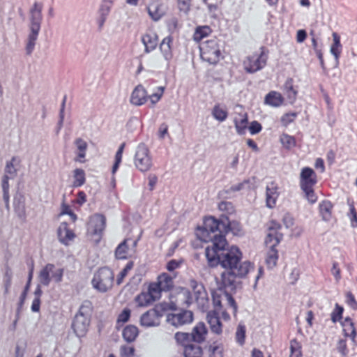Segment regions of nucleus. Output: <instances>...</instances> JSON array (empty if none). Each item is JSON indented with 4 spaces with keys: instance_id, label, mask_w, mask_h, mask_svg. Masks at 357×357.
Returning <instances> with one entry per match:
<instances>
[{
    "instance_id": "f257e3e1",
    "label": "nucleus",
    "mask_w": 357,
    "mask_h": 357,
    "mask_svg": "<svg viewBox=\"0 0 357 357\" xmlns=\"http://www.w3.org/2000/svg\"><path fill=\"white\" fill-rule=\"evenodd\" d=\"M41 10V6L36 3L33 4L31 10L30 33L28 36V42L26 47L27 54H31L33 52L38 38L40 29Z\"/></svg>"
},
{
    "instance_id": "f03ea898",
    "label": "nucleus",
    "mask_w": 357,
    "mask_h": 357,
    "mask_svg": "<svg viewBox=\"0 0 357 357\" xmlns=\"http://www.w3.org/2000/svg\"><path fill=\"white\" fill-rule=\"evenodd\" d=\"M253 268L250 262L245 261L242 263L238 270H225L222 273L220 282L223 287L234 289L236 288L238 278H245Z\"/></svg>"
},
{
    "instance_id": "7ed1b4c3",
    "label": "nucleus",
    "mask_w": 357,
    "mask_h": 357,
    "mask_svg": "<svg viewBox=\"0 0 357 357\" xmlns=\"http://www.w3.org/2000/svg\"><path fill=\"white\" fill-rule=\"evenodd\" d=\"M114 273L107 268L98 270L91 280L93 288L98 292L104 294L109 291L113 287Z\"/></svg>"
},
{
    "instance_id": "20e7f679",
    "label": "nucleus",
    "mask_w": 357,
    "mask_h": 357,
    "mask_svg": "<svg viewBox=\"0 0 357 357\" xmlns=\"http://www.w3.org/2000/svg\"><path fill=\"white\" fill-rule=\"evenodd\" d=\"M221 224H223L222 220H218L213 216L205 218L203 225L197 227L195 236L202 242H211L215 236L213 234L220 230Z\"/></svg>"
},
{
    "instance_id": "39448f33",
    "label": "nucleus",
    "mask_w": 357,
    "mask_h": 357,
    "mask_svg": "<svg viewBox=\"0 0 357 357\" xmlns=\"http://www.w3.org/2000/svg\"><path fill=\"white\" fill-rule=\"evenodd\" d=\"M200 56L203 61L216 64L222 56V51L216 39L206 40L199 46Z\"/></svg>"
},
{
    "instance_id": "423d86ee",
    "label": "nucleus",
    "mask_w": 357,
    "mask_h": 357,
    "mask_svg": "<svg viewBox=\"0 0 357 357\" xmlns=\"http://www.w3.org/2000/svg\"><path fill=\"white\" fill-rule=\"evenodd\" d=\"M242 257L243 253L238 247L232 245L222 257L219 256L217 266L220 264L225 270H238L243 263Z\"/></svg>"
},
{
    "instance_id": "0eeeda50",
    "label": "nucleus",
    "mask_w": 357,
    "mask_h": 357,
    "mask_svg": "<svg viewBox=\"0 0 357 357\" xmlns=\"http://www.w3.org/2000/svg\"><path fill=\"white\" fill-rule=\"evenodd\" d=\"M212 245L205 249V255L210 266H217L219 261V252L224 251L227 245V241L225 235H215L213 237Z\"/></svg>"
},
{
    "instance_id": "6e6552de",
    "label": "nucleus",
    "mask_w": 357,
    "mask_h": 357,
    "mask_svg": "<svg viewBox=\"0 0 357 357\" xmlns=\"http://www.w3.org/2000/svg\"><path fill=\"white\" fill-rule=\"evenodd\" d=\"M134 165L135 168L142 173L147 172L151 169L152 158L149 148L144 144L137 146L134 156Z\"/></svg>"
},
{
    "instance_id": "1a4fd4ad",
    "label": "nucleus",
    "mask_w": 357,
    "mask_h": 357,
    "mask_svg": "<svg viewBox=\"0 0 357 357\" xmlns=\"http://www.w3.org/2000/svg\"><path fill=\"white\" fill-rule=\"evenodd\" d=\"M172 41V38L167 36L163 38L159 45L158 63L165 68H169L173 58Z\"/></svg>"
},
{
    "instance_id": "9d476101",
    "label": "nucleus",
    "mask_w": 357,
    "mask_h": 357,
    "mask_svg": "<svg viewBox=\"0 0 357 357\" xmlns=\"http://www.w3.org/2000/svg\"><path fill=\"white\" fill-rule=\"evenodd\" d=\"M162 317V308L160 306H155L142 314L139 324L144 328L157 327L160 324V318Z\"/></svg>"
},
{
    "instance_id": "9b49d317",
    "label": "nucleus",
    "mask_w": 357,
    "mask_h": 357,
    "mask_svg": "<svg viewBox=\"0 0 357 357\" xmlns=\"http://www.w3.org/2000/svg\"><path fill=\"white\" fill-rule=\"evenodd\" d=\"M89 326V317L85 310L84 306H82L75 315L73 322V329L78 337H83L86 335Z\"/></svg>"
},
{
    "instance_id": "f8f14e48",
    "label": "nucleus",
    "mask_w": 357,
    "mask_h": 357,
    "mask_svg": "<svg viewBox=\"0 0 357 357\" xmlns=\"http://www.w3.org/2000/svg\"><path fill=\"white\" fill-rule=\"evenodd\" d=\"M63 274V270L62 268H56L54 264H47L40 272V282L45 286L50 284L51 278L56 282H60L62 280Z\"/></svg>"
},
{
    "instance_id": "ddd939ff",
    "label": "nucleus",
    "mask_w": 357,
    "mask_h": 357,
    "mask_svg": "<svg viewBox=\"0 0 357 357\" xmlns=\"http://www.w3.org/2000/svg\"><path fill=\"white\" fill-rule=\"evenodd\" d=\"M105 227V218L102 215H96L91 218L88 225V234L96 243H98Z\"/></svg>"
},
{
    "instance_id": "4468645a",
    "label": "nucleus",
    "mask_w": 357,
    "mask_h": 357,
    "mask_svg": "<svg viewBox=\"0 0 357 357\" xmlns=\"http://www.w3.org/2000/svg\"><path fill=\"white\" fill-rule=\"evenodd\" d=\"M264 52L254 53L248 56L243 61V67L248 73H254L261 70L266 64Z\"/></svg>"
},
{
    "instance_id": "2eb2a0df",
    "label": "nucleus",
    "mask_w": 357,
    "mask_h": 357,
    "mask_svg": "<svg viewBox=\"0 0 357 357\" xmlns=\"http://www.w3.org/2000/svg\"><path fill=\"white\" fill-rule=\"evenodd\" d=\"M193 314L191 311L183 310L178 313H172L167 316V321L175 327H180L191 323Z\"/></svg>"
},
{
    "instance_id": "dca6fc26",
    "label": "nucleus",
    "mask_w": 357,
    "mask_h": 357,
    "mask_svg": "<svg viewBox=\"0 0 357 357\" xmlns=\"http://www.w3.org/2000/svg\"><path fill=\"white\" fill-rule=\"evenodd\" d=\"M59 241L64 245H69L75 238V233L68 228L66 222H62L57 229Z\"/></svg>"
},
{
    "instance_id": "f3484780",
    "label": "nucleus",
    "mask_w": 357,
    "mask_h": 357,
    "mask_svg": "<svg viewBox=\"0 0 357 357\" xmlns=\"http://www.w3.org/2000/svg\"><path fill=\"white\" fill-rule=\"evenodd\" d=\"M317 183V176L314 171L310 167H304L300 174L301 188L314 186Z\"/></svg>"
},
{
    "instance_id": "a211bd4d",
    "label": "nucleus",
    "mask_w": 357,
    "mask_h": 357,
    "mask_svg": "<svg viewBox=\"0 0 357 357\" xmlns=\"http://www.w3.org/2000/svg\"><path fill=\"white\" fill-rule=\"evenodd\" d=\"M142 42L144 46V52L149 53L154 50L158 44V35L154 32H147L142 36Z\"/></svg>"
},
{
    "instance_id": "6ab92c4d",
    "label": "nucleus",
    "mask_w": 357,
    "mask_h": 357,
    "mask_svg": "<svg viewBox=\"0 0 357 357\" xmlns=\"http://www.w3.org/2000/svg\"><path fill=\"white\" fill-rule=\"evenodd\" d=\"M207 333L208 330L204 323L199 322L193 327L190 335L192 341L202 343L205 340Z\"/></svg>"
},
{
    "instance_id": "aec40b11",
    "label": "nucleus",
    "mask_w": 357,
    "mask_h": 357,
    "mask_svg": "<svg viewBox=\"0 0 357 357\" xmlns=\"http://www.w3.org/2000/svg\"><path fill=\"white\" fill-rule=\"evenodd\" d=\"M226 224L223 222L224 229L222 231L225 234L231 232L234 236H241L243 235V229L239 222L237 220H229L227 217L225 218Z\"/></svg>"
},
{
    "instance_id": "412c9836",
    "label": "nucleus",
    "mask_w": 357,
    "mask_h": 357,
    "mask_svg": "<svg viewBox=\"0 0 357 357\" xmlns=\"http://www.w3.org/2000/svg\"><path fill=\"white\" fill-rule=\"evenodd\" d=\"M148 13L153 21H158L164 15L162 4L158 1H153L147 7Z\"/></svg>"
},
{
    "instance_id": "4be33fe9",
    "label": "nucleus",
    "mask_w": 357,
    "mask_h": 357,
    "mask_svg": "<svg viewBox=\"0 0 357 357\" xmlns=\"http://www.w3.org/2000/svg\"><path fill=\"white\" fill-rule=\"evenodd\" d=\"M147 100L146 91L141 86L138 85L134 89L131 96V102L135 105H142Z\"/></svg>"
},
{
    "instance_id": "5701e85b",
    "label": "nucleus",
    "mask_w": 357,
    "mask_h": 357,
    "mask_svg": "<svg viewBox=\"0 0 357 357\" xmlns=\"http://www.w3.org/2000/svg\"><path fill=\"white\" fill-rule=\"evenodd\" d=\"M284 98L279 92L272 91L264 98V103L273 107H278L283 104Z\"/></svg>"
},
{
    "instance_id": "b1692460",
    "label": "nucleus",
    "mask_w": 357,
    "mask_h": 357,
    "mask_svg": "<svg viewBox=\"0 0 357 357\" xmlns=\"http://www.w3.org/2000/svg\"><path fill=\"white\" fill-rule=\"evenodd\" d=\"M207 321L210 325L211 330L217 334L222 333V324L215 311L210 312L207 314Z\"/></svg>"
},
{
    "instance_id": "393cba45",
    "label": "nucleus",
    "mask_w": 357,
    "mask_h": 357,
    "mask_svg": "<svg viewBox=\"0 0 357 357\" xmlns=\"http://www.w3.org/2000/svg\"><path fill=\"white\" fill-rule=\"evenodd\" d=\"M14 210L20 218H24L26 215L25 211V198L21 194H17L14 197L13 202Z\"/></svg>"
},
{
    "instance_id": "a878e982",
    "label": "nucleus",
    "mask_w": 357,
    "mask_h": 357,
    "mask_svg": "<svg viewBox=\"0 0 357 357\" xmlns=\"http://www.w3.org/2000/svg\"><path fill=\"white\" fill-rule=\"evenodd\" d=\"M236 131L238 134H244L248 128V118L245 113L238 114L234 119Z\"/></svg>"
},
{
    "instance_id": "bb28decb",
    "label": "nucleus",
    "mask_w": 357,
    "mask_h": 357,
    "mask_svg": "<svg viewBox=\"0 0 357 357\" xmlns=\"http://www.w3.org/2000/svg\"><path fill=\"white\" fill-rule=\"evenodd\" d=\"M156 282L164 291H169L174 287L173 278L166 273L159 275Z\"/></svg>"
},
{
    "instance_id": "cd10ccee",
    "label": "nucleus",
    "mask_w": 357,
    "mask_h": 357,
    "mask_svg": "<svg viewBox=\"0 0 357 357\" xmlns=\"http://www.w3.org/2000/svg\"><path fill=\"white\" fill-rule=\"evenodd\" d=\"M135 301L139 307H148L155 302L147 291H142L136 296Z\"/></svg>"
},
{
    "instance_id": "c85d7f7f",
    "label": "nucleus",
    "mask_w": 357,
    "mask_h": 357,
    "mask_svg": "<svg viewBox=\"0 0 357 357\" xmlns=\"http://www.w3.org/2000/svg\"><path fill=\"white\" fill-rule=\"evenodd\" d=\"M333 205L331 202L324 200L319 204V211L321 215L322 220L328 222L332 217Z\"/></svg>"
},
{
    "instance_id": "c756f323",
    "label": "nucleus",
    "mask_w": 357,
    "mask_h": 357,
    "mask_svg": "<svg viewBox=\"0 0 357 357\" xmlns=\"http://www.w3.org/2000/svg\"><path fill=\"white\" fill-rule=\"evenodd\" d=\"M282 238V235L280 232L268 231L265 243L269 248L273 249L279 244Z\"/></svg>"
},
{
    "instance_id": "7c9ffc66",
    "label": "nucleus",
    "mask_w": 357,
    "mask_h": 357,
    "mask_svg": "<svg viewBox=\"0 0 357 357\" xmlns=\"http://www.w3.org/2000/svg\"><path fill=\"white\" fill-rule=\"evenodd\" d=\"M174 340L176 344L178 346L183 347V349L185 347H188L190 345V342L192 340L190 334L184 332H177L174 335Z\"/></svg>"
},
{
    "instance_id": "2f4dec72",
    "label": "nucleus",
    "mask_w": 357,
    "mask_h": 357,
    "mask_svg": "<svg viewBox=\"0 0 357 357\" xmlns=\"http://www.w3.org/2000/svg\"><path fill=\"white\" fill-rule=\"evenodd\" d=\"M344 334L346 337H351L354 341L356 336V330L354 323L349 318H346L342 323Z\"/></svg>"
},
{
    "instance_id": "473e14b6",
    "label": "nucleus",
    "mask_w": 357,
    "mask_h": 357,
    "mask_svg": "<svg viewBox=\"0 0 357 357\" xmlns=\"http://www.w3.org/2000/svg\"><path fill=\"white\" fill-rule=\"evenodd\" d=\"M138 328L132 325L127 326L123 331V337L128 342H133L138 335Z\"/></svg>"
},
{
    "instance_id": "72a5a7b5",
    "label": "nucleus",
    "mask_w": 357,
    "mask_h": 357,
    "mask_svg": "<svg viewBox=\"0 0 357 357\" xmlns=\"http://www.w3.org/2000/svg\"><path fill=\"white\" fill-rule=\"evenodd\" d=\"M75 144L79 151L77 157L75 158V161L82 163L84 162V158L85 157L87 144L86 142L79 138L75 140Z\"/></svg>"
},
{
    "instance_id": "f704fd0d",
    "label": "nucleus",
    "mask_w": 357,
    "mask_h": 357,
    "mask_svg": "<svg viewBox=\"0 0 357 357\" xmlns=\"http://www.w3.org/2000/svg\"><path fill=\"white\" fill-rule=\"evenodd\" d=\"M278 196V193L276 188H266V206L268 208H271L275 206Z\"/></svg>"
},
{
    "instance_id": "c9c22d12",
    "label": "nucleus",
    "mask_w": 357,
    "mask_h": 357,
    "mask_svg": "<svg viewBox=\"0 0 357 357\" xmlns=\"http://www.w3.org/2000/svg\"><path fill=\"white\" fill-rule=\"evenodd\" d=\"M183 354L185 357H202V349L199 346L190 344L183 349Z\"/></svg>"
},
{
    "instance_id": "e433bc0d",
    "label": "nucleus",
    "mask_w": 357,
    "mask_h": 357,
    "mask_svg": "<svg viewBox=\"0 0 357 357\" xmlns=\"http://www.w3.org/2000/svg\"><path fill=\"white\" fill-rule=\"evenodd\" d=\"M347 204L349 209L347 217L350 220L351 226L353 228H356L357 227V213L355 209L354 203L353 201L347 199Z\"/></svg>"
},
{
    "instance_id": "4c0bfd02",
    "label": "nucleus",
    "mask_w": 357,
    "mask_h": 357,
    "mask_svg": "<svg viewBox=\"0 0 357 357\" xmlns=\"http://www.w3.org/2000/svg\"><path fill=\"white\" fill-rule=\"evenodd\" d=\"M162 291H164L159 286L157 282L149 284L147 289V292L154 299L155 301L160 298Z\"/></svg>"
},
{
    "instance_id": "58836bf2",
    "label": "nucleus",
    "mask_w": 357,
    "mask_h": 357,
    "mask_svg": "<svg viewBox=\"0 0 357 357\" xmlns=\"http://www.w3.org/2000/svg\"><path fill=\"white\" fill-rule=\"evenodd\" d=\"M211 32V29L208 26H199L195 29L193 39L197 42H199L204 38L208 36Z\"/></svg>"
},
{
    "instance_id": "ea45409f",
    "label": "nucleus",
    "mask_w": 357,
    "mask_h": 357,
    "mask_svg": "<svg viewBox=\"0 0 357 357\" xmlns=\"http://www.w3.org/2000/svg\"><path fill=\"white\" fill-rule=\"evenodd\" d=\"M73 186L79 187L85 183V173L82 169H75L73 172Z\"/></svg>"
},
{
    "instance_id": "a19ab883",
    "label": "nucleus",
    "mask_w": 357,
    "mask_h": 357,
    "mask_svg": "<svg viewBox=\"0 0 357 357\" xmlns=\"http://www.w3.org/2000/svg\"><path fill=\"white\" fill-rule=\"evenodd\" d=\"M333 44L331 47V52L334 56L336 61L339 59L340 55V47L341 46L340 45V40L338 35L336 33H333Z\"/></svg>"
},
{
    "instance_id": "79ce46f5",
    "label": "nucleus",
    "mask_w": 357,
    "mask_h": 357,
    "mask_svg": "<svg viewBox=\"0 0 357 357\" xmlns=\"http://www.w3.org/2000/svg\"><path fill=\"white\" fill-rule=\"evenodd\" d=\"M280 143L286 149H290L296 146V140L292 136L283 134L280 137Z\"/></svg>"
},
{
    "instance_id": "37998d69",
    "label": "nucleus",
    "mask_w": 357,
    "mask_h": 357,
    "mask_svg": "<svg viewBox=\"0 0 357 357\" xmlns=\"http://www.w3.org/2000/svg\"><path fill=\"white\" fill-rule=\"evenodd\" d=\"M213 115L216 120L223 121L227 116V112L225 108L220 105H216L213 108Z\"/></svg>"
},
{
    "instance_id": "c03bdc74",
    "label": "nucleus",
    "mask_w": 357,
    "mask_h": 357,
    "mask_svg": "<svg viewBox=\"0 0 357 357\" xmlns=\"http://www.w3.org/2000/svg\"><path fill=\"white\" fill-rule=\"evenodd\" d=\"M301 345L296 340L291 341L290 344V356L289 357H301Z\"/></svg>"
},
{
    "instance_id": "a18cd8bd",
    "label": "nucleus",
    "mask_w": 357,
    "mask_h": 357,
    "mask_svg": "<svg viewBox=\"0 0 357 357\" xmlns=\"http://www.w3.org/2000/svg\"><path fill=\"white\" fill-rule=\"evenodd\" d=\"M312 187L313 186L301 188L305 194V199L311 204H314L317 200V197Z\"/></svg>"
},
{
    "instance_id": "49530a36",
    "label": "nucleus",
    "mask_w": 357,
    "mask_h": 357,
    "mask_svg": "<svg viewBox=\"0 0 357 357\" xmlns=\"http://www.w3.org/2000/svg\"><path fill=\"white\" fill-rule=\"evenodd\" d=\"M195 296L198 305L204 306L208 303L206 294L202 288L195 292Z\"/></svg>"
},
{
    "instance_id": "de8ad7c7",
    "label": "nucleus",
    "mask_w": 357,
    "mask_h": 357,
    "mask_svg": "<svg viewBox=\"0 0 357 357\" xmlns=\"http://www.w3.org/2000/svg\"><path fill=\"white\" fill-rule=\"evenodd\" d=\"M115 254H116V257L118 259H123L127 258V257H128V246L126 245V241H123L117 247Z\"/></svg>"
},
{
    "instance_id": "09e8293b",
    "label": "nucleus",
    "mask_w": 357,
    "mask_h": 357,
    "mask_svg": "<svg viewBox=\"0 0 357 357\" xmlns=\"http://www.w3.org/2000/svg\"><path fill=\"white\" fill-rule=\"evenodd\" d=\"M178 300L180 302L190 304L192 302L190 291L184 288H182L178 292Z\"/></svg>"
},
{
    "instance_id": "8fccbe9b",
    "label": "nucleus",
    "mask_w": 357,
    "mask_h": 357,
    "mask_svg": "<svg viewBox=\"0 0 357 357\" xmlns=\"http://www.w3.org/2000/svg\"><path fill=\"white\" fill-rule=\"evenodd\" d=\"M124 147H125V144H122L119 146V150L117 151V152L116 153L115 162H114V164L112 167V172L113 174H115V172H116V170L119 167V164L121 163Z\"/></svg>"
},
{
    "instance_id": "3c124183",
    "label": "nucleus",
    "mask_w": 357,
    "mask_h": 357,
    "mask_svg": "<svg viewBox=\"0 0 357 357\" xmlns=\"http://www.w3.org/2000/svg\"><path fill=\"white\" fill-rule=\"evenodd\" d=\"M285 87L287 98L293 103L296 99L297 91L294 89L291 81L287 82Z\"/></svg>"
},
{
    "instance_id": "603ef678",
    "label": "nucleus",
    "mask_w": 357,
    "mask_h": 357,
    "mask_svg": "<svg viewBox=\"0 0 357 357\" xmlns=\"http://www.w3.org/2000/svg\"><path fill=\"white\" fill-rule=\"evenodd\" d=\"M218 209L221 211L225 212L228 214H233L235 213L234 206L230 202H222L218 204Z\"/></svg>"
},
{
    "instance_id": "864d4df0",
    "label": "nucleus",
    "mask_w": 357,
    "mask_h": 357,
    "mask_svg": "<svg viewBox=\"0 0 357 357\" xmlns=\"http://www.w3.org/2000/svg\"><path fill=\"white\" fill-rule=\"evenodd\" d=\"M236 337L239 344H243L244 343L245 337V328L243 325L239 324L238 326Z\"/></svg>"
},
{
    "instance_id": "5fc2aeb1",
    "label": "nucleus",
    "mask_w": 357,
    "mask_h": 357,
    "mask_svg": "<svg viewBox=\"0 0 357 357\" xmlns=\"http://www.w3.org/2000/svg\"><path fill=\"white\" fill-rule=\"evenodd\" d=\"M165 91L164 86H160L158 88V91L153 93L149 96V100L152 105L156 104L161 98Z\"/></svg>"
},
{
    "instance_id": "6e6d98bb",
    "label": "nucleus",
    "mask_w": 357,
    "mask_h": 357,
    "mask_svg": "<svg viewBox=\"0 0 357 357\" xmlns=\"http://www.w3.org/2000/svg\"><path fill=\"white\" fill-rule=\"evenodd\" d=\"M135 351V348L132 346H123L121 348V356L122 357H133Z\"/></svg>"
},
{
    "instance_id": "4d7b16f0",
    "label": "nucleus",
    "mask_w": 357,
    "mask_h": 357,
    "mask_svg": "<svg viewBox=\"0 0 357 357\" xmlns=\"http://www.w3.org/2000/svg\"><path fill=\"white\" fill-rule=\"evenodd\" d=\"M343 312V308L338 305L337 304L335 305V308L334 312L331 314V319L333 323L340 320L342 318V314Z\"/></svg>"
},
{
    "instance_id": "13d9d810",
    "label": "nucleus",
    "mask_w": 357,
    "mask_h": 357,
    "mask_svg": "<svg viewBox=\"0 0 357 357\" xmlns=\"http://www.w3.org/2000/svg\"><path fill=\"white\" fill-rule=\"evenodd\" d=\"M178 8L181 12L187 14L190 10V0H178Z\"/></svg>"
},
{
    "instance_id": "bf43d9fd",
    "label": "nucleus",
    "mask_w": 357,
    "mask_h": 357,
    "mask_svg": "<svg viewBox=\"0 0 357 357\" xmlns=\"http://www.w3.org/2000/svg\"><path fill=\"white\" fill-rule=\"evenodd\" d=\"M182 261L181 260H175L172 259L167 262L166 265L167 270L173 273L176 269H177L181 264Z\"/></svg>"
},
{
    "instance_id": "052dcab7",
    "label": "nucleus",
    "mask_w": 357,
    "mask_h": 357,
    "mask_svg": "<svg viewBox=\"0 0 357 357\" xmlns=\"http://www.w3.org/2000/svg\"><path fill=\"white\" fill-rule=\"evenodd\" d=\"M296 112H291V113H287L285 114L282 118L281 121L282 123L284 126H287L288 124L293 122L296 117Z\"/></svg>"
},
{
    "instance_id": "680f3d73",
    "label": "nucleus",
    "mask_w": 357,
    "mask_h": 357,
    "mask_svg": "<svg viewBox=\"0 0 357 357\" xmlns=\"http://www.w3.org/2000/svg\"><path fill=\"white\" fill-rule=\"evenodd\" d=\"M212 298H213V304L215 308V311L217 312V311H220L221 309V301H222V296L220 294H218L216 293H213L212 294Z\"/></svg>"
},
{
    "instance_id": "e2e57ef3",
    "label": "nucleus",
    "mask_w": 357,
    "mask_h": 357,
    "mask_svg": "<svg viewBox=\"0 0 357 357\" xmlns=\"http://www.w3.org/2000/svg\"><path fill=\"white\" fill-rule=\"evenodd\" d=\"M278 255L276 250L271 249V255L267 257L266 261L269 267H273L276 264Z\"/></svg>"
},
{
    "instance_id": "0e129e2a",
    "label": "nucleus",
    "mask_w": 357,
    "mask_h": 357,
    "mask_svg": "<svg viewBox=\"0 0 357 357\" xmlns=\"http://www.w3.org/2000/svg\"><path fill=\"white\" fill-rule=\"evenodd\" d=\"M130 310L125 308L119 315L117 321L121 323H126L128 321L130 316Z\"/></svg>"
},
{
    "instance_id": "69168bd1",
    "label": "nucleus",
    "mask_w": 357,
    "mask_h": 357,
    "mask_svg": "<svg viewBox=\"0 0 357 357\" xmlns=\"http://www.w3.org/2000/svg\"><path fill=\"white\" fill-rule=\"evenodd\" d=\"M248 129L251 135H255L261 130V126L259 122L254 121L250 123Z\"/></svg>"
},
{
    "instance_id": "338daca9",
    "label": "nucleus",
    "mask_w": 357,
    "mask_h": 357,
    "mask_svg": "<svg viewBox=\"0 0 357 357\" xmlns=\"http://www.w3.org/2000/svg\"><path fill=\"white\" fill-rule=\"evenodd\" d=\"M167 25L170 32H174L178 28V20L176 17H172L168 20Z\"/></svg>"
},
{
    "instance_id": "774afa93",
    "label": "nucleus",
    "mask_w": 357,
    "mask_h": 357,
    "mask_svg": "<svg viewBox=\"0 0 357 357\" xmlns=\"http://www.w3.org/2000/svg\"><path fill=\"white\" fill-rule=\"evenodd\" d=\"M282 221L284 226L287 229H291L295 225L294 218L289 214H286L284 215Z\"/></svg>"
}]
</instances>
